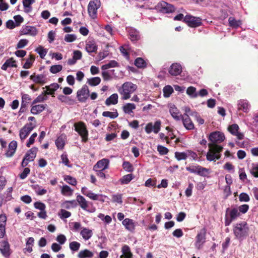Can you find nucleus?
Returning a JSON list of instances; mask_svg holds the SVG:
<instances>
[{
    "label": "nucleus",
    "mask_w": 258,
    "mask_h": 258,
    "mask_svg": "<svg viewBox=\"0 0 258 258\" xmlns=\"http://www.w3.org/2000/svg\"><path fill=\"white\" fill-rule=\"evenodd\" d=\"M250 108V105L246 100H240L238 103V109L242 110L244 112H248Z\"/></svg>",
    "instance_id": "obj_25"
},
{
    "label": "nucleus",
    "mask_w": 258,
    "mask_h": 258,
    "mask_svg": "<svg viewBox=\"0 0 258 258\" xmlns=\"http://www.w3.org/2000/svg\"><path fill=\"white\" fill-rule=\"evenodd\" d=\"M61 206L67 209H70L76 208L78 204L76 200L66 201L62 204Z\"/></svg>",
    "instance_id": "obj_36"
},
{
    "label": "nucleus",
    "mask_w": 258,
    "mask_h": 258,
    "mask_svg": "<svg viewBox=\"0 0 258 258\" xmlns=\"http://www.w3.org/2000/svg\"><path fill=\"white\" fill-rule=\"evenodd\" d=\"M112 201L119 204L122 203V195L121 194H113L112 195Z\"/></svg>",
    "instance_id": "obj_49"
},
{
    "label": "nucleus",
    "mask_w": 258,
    "mask_h": 258,
    "mask_svg": "<svg viewBox=\"0 0 258 258\" xmlns=\"http://www.w3.org/2000/svg\"><path fill=\"white\" fill-rule=\"evenodd\" d=\"M135 178V176L133 174H128L123 176L121 178H120L118 182L121 185L127 184H128L134 178Z\"/></svg>",
    "instance_id": "obj_31"
},
{
    "label": "nucleus",
    "mask_w": 258,
    "mask_h": 258,
    "mask_svg": "<svg viewBox=\"0 0 258 258\" xmlns=\"http://www.w3.org/2000/svg\"><path fill=\"white\" fill-rule=\"evenodd\" d=\"M34 128V126L32 123L26 124L20 131L19 136L21 140H25Z\"/></svg>",
    "instance_id": "obj_11"
},
{
    "label": "nucleus",
    "mask_w": 258,
    "mask_h": 258,
    "mask_svg": "<svg viewBox=\"0 0 258 258\" xmlns=\"http://www.w3.org/2000/svg\"><path fill=\"white\" fill-rule=\"evenodd\" d=\"M182 21L190 27H197L202 25L200 18L195 17L190 15H186Z\"/></svg>",
    "instance_id": "obj_7"
},
{
    "label": "nucleus",
    "mask_w": 258,
    "mask_h": 258,
    "mask_svg": "<svg viewBox=\"0 0 258 258\" xmlns=\"http://www.w3.org/2000/svg\"><path fill=\"white\" fill-rule=\"evenodd\" d=\"M76 202L77 204L78 203L80 207L84 210L89 211L90 212H94L95 210H89L87 209L88 204L87 202L85 200V199L81 195H78L76 198Z\"/></svg>",
    "instance_id": "obj_19"
},
{
    "label": "nucleus",
    "mask_w": 258,
    "mask_h": 258,
    "mask_svg": "<svg viewBox=\"0 0 258 258\" xmlns=\"http://www.w3.org/2000/svg\"><path fill=\"white\" fill-rule=\"evenodd\" d=\"M35 51L39 54L40 57L42 58L44 57L47 52V50L44 48V47L42 46H39L37 48H36Z\"/></svg>",
    "instance_id": "obj_52"
},
{
    "label": "nucleus",
    "mask_w": 258,
    "mask_h": 258,
    "mask_svg": "<svg viewBox=\"0 0 258 258\" xmlns=\"http://www.w3.org/2000/svg\"><path fill=\"white\" fill-rule=\"evenodd\" d=\"M20 33L21 35H29L35 36L37 34L38 30L34 26L24 25L20 31Z\"/></svg>",
    "instance_id": "obj_12"
},
{
    "label": "nucleus",
    "mask_w": 258,
    "mask_h": 258,
    "mask_svg": "<svg viewBox=\"0 0 258 258\" xmlns=\"http://www.w3.org/2000/svg\"><path fill=\"white\" fill-rule=\"evenodd\" d=\"M80 234L85 240H88L92 236L93 231L88 228H83L80 232Z\"/></svg>",
    "instance_id": "obj_32"
},
{
    "label": "nucleus",
    "mask_w": 258,
    "mask_h": 258,
    "mask_svg": "<svg viewBox=\"0 0 258 258\" xmlns=\"http://www.w3.org/2000/svg\"><path fill=\"white\" fill-rule=\"evenodd\" d=\"M220 158V156H217L212 152V151H209L207 153L206 159L209 161H213L215 159H219Z\"/></svg>",
    "instance_id": "obj_46"
},
{
    "label": "nucleus",
    "mask_w": 258,
    "mask_h": 258,
    "mask_svg": "<svg viewBox=\"0 0 258 258\" xmlns=\"http://www.w3.org/2000/svg\"><path fill=\"white\" fill-rule=\"evenodd\" d=\"M82 54L80 50H74L73 52V57L70 58L68 60V64L69 65L75 64L78 60L81 59L82 58Z\"/></svg>",
    "instance_id": "obj_20"
},
{
    "label": "nucleus",
    "mask_w": 258,
    "mask_h": 258,
    "mask_svg": "<svg viewBox=\"0 0 258 258\" xmlns=\"http://www.w3.org/2000/svg\"><path fill=\"white\" fill-rule=\"evenodd\" d=\"M102 116L104 117H109L111 119H114L118 116V113L117 111V110L115 109V111L114 112H110V111H104L102 113Z\"/></svg>",
    "instance_id": "obj_44"
},
{
    "label": "nucleus",
    "mask_w": 258,
    "mask_h": 258,
    "mask_svg": "<svg viewBox=\"0 0 258 258\" xmlns=\"http://www.w3.org/2000/svg\"><path fill=\"white\" fill-rule=\"evenodd\" d=\"M136 106L134 103H127L122 106V110L124 113L131 114L133 112V110L135 109Z\"/></svg>",
    "instance_id": "obj_33"
},
{
    "label": "nucleus",
    "mask_w": 258,
    "mask_h": 258,
    "mask_svg": "<svg viewBox=\"0 0 258 258\" xmlns=\"http://www.w3.org/2000/svg\"><path fill=\"white\" fill-rule=\"evenodd\" d=\"M35 58L31 56L30 58H28L25 63L23 66V68L25 69H30L33 64V62Z\"/></svg>",
    "instance_id": "obj_59"
},
{
    "label": "nucleus",
    "mask_w": 258,
    "mask_h": 258,
    "mask_svg": "<svg viewBox=\"0 0 258 258\" xmlns=\"http://www.w3.org/2000/svg\"><path fill=\"white\" fill-rule=\"evenodd\" d=\"M198 171L197 174L201 176L206 177L209 173V170L206 168L200 166L198 167Z\"/></svg>",
    "instance_id": "obj_51"
},
{
    "label": "nucleus",
    "mask_w": 258,
    "mask_h": 258,
    "mask_svg": "<svg viewBox=\"0 0 258 258\" xmlns=\"http://www.w3.org/2000/svg\"><path fill=\"white\" fill-rule=\"evenodd\" d=\"M80 246V243L77 241L71 242L69 244L70 248L72 251H78L79 249Z\"/></svg>",
    "instance_id": "obj_54"
},
{
    "label": "nucleus",
    "mask_w": 258,
    "mask_h": 258,
    "mask_svg": "<svg viewBox=\"0 0 258 258\" xmlns=\"http://www.w3.org/2000/svg\"><path fill=\"white\" fill-rule=\"evenodd\" d=\"M118 96L116 93H114L107 98L105 100V104L107 106L115 105L118 103Z\"/></svg>",
    "instance_id": "obj_29"
},
{
    "label": "nucleus",
    "mask_w": 258,
    "mask_h": 258,
    "mask_svg": "<svg viewBox=\"0 0 258 258\" xmlns=\"http://www.w3.org/2000/svg\"><path fill=\"white\" fill-rule=\"evenodd\" d=\"M109 161L108 159L104 158L101 160H99L94 165V169L98 168L100 169V170H104L107 169L108 167Z\"/></svg>",
    "instance_id": "obj_22"
},
{
    "label": "nucleus",
    "mask_w": 258,
    "mask_h": 258,
    "mask_svg": "<svg viewBox=\"0 0 258 258\" xmlns=\"http://www.w3.org/2000/svg\"><path fill=\"white\" fill-rule=\"evenodd\" d=\"M182 72V67L178 63H172L169 70V73L171 76H176L180 74Z\"/></svg>",
    "instance_id": "obj_15"
},
{
    "label": "nucleus",
    "mask_w": 258,
    "mask_h": 258,
    "mask_svg": "<svg viewBox=\"0 0 258 258\" xmlns=\"http://www.w3.org/2000/svg\"><path fill=\"white\" fill-rule=\"evenodd\" d=\"M157 151L161 155H166L169 152L168 148L161 145L157 146Z\"/></svg>",
    "instance_id": "obj_62"
},
{
    "label": "nucleus",
    "mask_w": 258,
    "mask_h": 258,
    "mask_svg": "<svg viewBox=\"0 0 258 258\" xmlns=\"http://www.w3.org/2000/svg\"><path fill=\"white\" fill-rule=\"evenodd\" d=\"M48 98L47 96H43V94L39 95L37 96L32 102V105L35 104L38 102H42L44 101L47 100Z\"/></svg>",
    "instance_id": "obj_61"
},
{
    "label": "nucleus",
    "mask_w": 258,
    "mask_h": 258,
    "mask_svg": "<svg viewBox=\"0 0 258 258\" xmlns=\"http://www.w3.org/2000/svg\"><path fill=\"white\" fill-rule=\"evenodd\" d=\"M17 147V143L16 141H11L9 145L8 150L6 153V156L7 157H11L15 154Z\"/></svg>",
    "instance_id": "obj_21"
},
{
    "label": "nucleus",
    "mask_w": 258,
    "mask_h": 258,
    "mask_svg": "<svg viewBox=\"0 0 258 258\" xmlns=\"http://www.w3.org/2000/svg\"><path fill=\"white\" fill-rule=\"evenodd\" d=\"M161 126V121L158 120L154 122V124L152 122L147 123L145 127V131L148 134L151 133L152 132L155 134H157L160 131Z\"/></svg>",
    "instance_id": "obj_8"
},
{
    "label": "nucleus",
    "mask_w": 258,
    "mask_h": 258,
    "mask_svg": "<svg viewBox=\"0 0 258 258\" xmlns=\"http://www.w3.org/2000/svg\"><path fill=\"white\" fill-rule=\"evenodd\" d=\"M135 65L138 68H144L147 66V63L142 57H138L135 60Z\"/></svg>",
    "instance_id": "obj_42"
},
{
    "label": "nucleus",
    "mask_w": 258,
    "mask_h": 258,
    "mask_svg": "<svg viewBox=\"0 0 258 258\" xmlns=\"http://www.w3.org/2000/svg\"><path fill=\"white\" fill-rule=\"evenodd\" d=\"M122 224L128 231L131 232L135 231L136 224L133 219L125 218L122 221Z\"/></svg>",
    "instance_id": "obj_16"
},
{
    "label": "nucleus",
    "mask_w": 258,
    "mask_h": 258,
    "mask_svg": "<svg viewBox=\"0 0 258 258\" xmlns=\"http://www.w3.org/2000/svg\"><path fill=\"white\" fill-rule=\"evenodd\" d=\"M62 69V67L60 64H55L50 67V72L52 74H56Z\"/></svg>",
    "instance_id": "obj_55"
},
{
    "label": "nucleus",
    "mask_w": 258,
    "mask_h": 258,
    "mask_svg": "<svg viewBox=\"0 0 258 258\" xmlns=\"http://www.w3.org/2000/svg\"><path fill=\"white\" fill-rule=\"evenodd\" d=\"M181 119L183 124L186 130H191L194 128V124L187 114H184Z\"/></svg>",
    "instance_id": "obj_18"
},
{
    "label": "nucleus",
    "mask_w": 258,
    "mask_h": 258,
    "mask_svg": "<svg viewBox=\"0 0 258 258\" xmlns=\"http://www.w3.org/2000/svg\"><path fill=\"white\" fill-rule=\"evenodd\" d=\"M90 91L86 85L83 86L82 88L77 92L78 100L81 102H85L89 97Z\"/></svg>",
    "instance_id": "obj_9"
},
{
    "label": "nucleus",
    "mask_w": 258,
    "mask_h": 258,
    "mask_svg": "<svg viewBox=\"0 0 258 258\" xmlns=\"http://www.w3.org/2000/svg\"><path fill=\"white\" fill-rule=\"evenodd\" d=\"M100 0H91L88 6V12L89 15L93 19L96 18L97 11L100 7Z\"/></svg>",
    "instance_id": "obj_4"
},
{
    "label": "nucleus",
    "mask_w": 258,
    "mask_h": 258,
    "mask_svg": "<svg viewBox=\"0 0 258 258\" xmlns=\"http://www.w3.org/2000/svg\"><path fill=\"white\" fill-rule=\"evenodd\" d=\"M28 43V40L25 39H22L19 40L16 46L17 49L24 48Z\"/></svg>",
    "instance_id": "obj_63"
},
{
    "label": "nucleus",
    "mask_w": 258,
    "mask_h": 258,
    "mask_svg": "<svg viewBox=\"0 0 258 258\" xmlns=\"http://www.w3.org/2000/svg\"><path fill=\"white\" fill-rule=\"evenodd\" d=\"M137 89V86L131 82L124 83L118 88V92L121 95L122 100H127L131 98V94Z\"/></svg>",
    "instance_id": "obj_2"
},
{
    "label": "nucleus",
    "mask_w": 258,
    "mask_h": 258,
    "mask_svg": "<svg viewBox=\"0 0 258 258\" xmlns=\"http://www.w3.org/2000/svg\"><path fill=\"white\" fill-rule=\"evenodd\" d=\"M163 92L164 97L167 98L169 97L173 92V89L171 86L167 85L164 87Z\"/></svg>",
    "instance_id": "obj_45"
},
{
    "label": "nucleus",
    "mask_w": 258,
    "mask_h": 258,
    "mask_svg": "<svg viewBox=\"0 0 258 258\" xmlns=\"http://www.w3.org/2000/svg\"><path fill=\"white\" fill-rule=\"evenodd\" d=\"M64 180L66 181L69 184H71L74 186H75L77 184L76 179L70 175L65 176L64 177Z\"/></svg>",
    "instance_id": "obj_56"
},
{
    "label": "nucleus",
    "mask_w": 258,
    "mask_h": 258,
    "mask_svg": "<svg viewBox=\"0 0 258 258\" xmlns=\"http://www.w3.org/2000/svg\"><path fill=\"white\" fill-rule=\"evenodd\" d=\"M30 79L35 83L44 84L46 83L45 75L43 74H40L37 76L32 75L30 76Z\"/></svg>",
    "instance_id": "obj_24"
},
{
    "label": "nucleus",
    "mask_w": 258,
    "mask_h": 258,
    "mask_svg": "<svg viewBox=\"0 0 258 258\" xmlns=\"http://www.w3.org/2000/svg\"><path fill=\"white\" fill-rule=\"evenodd\" d=\"M129 35V38L132 42H136L140 38V34L139 31L133 27H130L126 29Z\"/></svg>",
    "instance_id": "obj_14"
},
{
    "label": "nucleus",
    "mask_w": 258,
    "mask_h": 258,
    "mask_svg": "<svg viewBox=\"0 0 258 258\" xmlns=\"http://www.w3.org/2000/svg\"><path fill=\"white\" fill-rule=\"evenodd\" d=\"M223 148L222 146L216 145L213 146L212 152L218 156L221 157V152L223 151Z\"/></svg>",
    "instance_id": "obj_57"
},
{
    "label": "nucleus",
    "mask_w": 258,
    "mask_h": 258,
    "mask_svg": "<svg viewBox=\"0 0 258 258\" xmlns=\"http://www.w3.org/2000/svg\"><path fill=\"white\" fill-rule=\"evenodd\" d=\"M46 106V104H38L33 105L31 109V113L34 115L38 114L42 112L45 109Z\"/></svg>",
    "instance_id": "obj_28"
},
{
    "label": "nucleus",
    "mask_w": 258,
    "mask_h": 258,
    "mask_svg": "<svg viewBox=\"0 0 258 258\" xmlns=\"http://www.w3.org/2000/svg\"><path fill=\"white\" fill-rule=\"evenodd\" d=\"M66 141V136L62 134L59 136L55 140V143L57 149L62 150L63 149Z\"/></svg>",
    "instance_id": "obj_26"
},
{
    "label": "nucleus",
    "mask_w": 258,
    "mask_h": 258,
    "mask_svg": "<svg viewBox=\"0 0 258 258\" xmlns=\"http://www.w3.org/2000/svg\"><path fill=\"white\" fill-rule=\"evenodd\" d=\"M58 216L62 219H66L71 216V213L64 209H61L58 213Z\"/></svg>",
    "instance_id": "obj_53"
},
{
    "label": "nucleus",
    "mask_w": 258,
    "mask_h": 258,
    "mask_svg": "<svg viewBox=\"0 0 258 258\" xmlns=\"http://www.w3.org/2000/svg\"><path fill=\"white\" fill-rule=\"evenodd\" d=\"M228 131L233 136H236L239 140H242L244 138L243 134L238 132L239 130V126L235 123L229 126Z\"/></svg>",
    "instance_id": "obj_13"
},
{
    "label": "nucleus",
    "mask_w": 258,
    "mask_h": 258,
    "mask_svg": "<svg viewBox=\"0 0 258 258\" xmlns=\"http://www.w3.org/2000/svg\"><path fill=\"white\" fill-rule=\"evenodd\" d=\"M175 158L178 160H186L187 159L186 151L185 152H175Z\"/></svg>",
    "instance_id": "obj_48"
},
{
    "label": "nucleus",
    "mask_w": 258,
    "mask_h": 258,
    "mask_svg": "<svg viewBox=\"0 0 258 258\" xmlns=\"http://www.w3.org/2000/svg\"><path fill=\"white\" fill-rule=\"evenodd\" d=\"M186 92L190 98H196L198 97L197 90L195 87H188L186 89Z\"/></svg>",
    "instance_id": "obj_38"
},
{
    "label": "nucleus",
    "mask_w": 258,
    "mask_h": 258,
    "mask_svg": "<svg viewBox=\"0 0 258 258\" xmlns=\"http://www.w3.org/2000/svg\"><path fill=\"white\" fill-rule=\"evenodd\" d=\"M93 256V252L87 249L81 250L78 255L79 258H90Z\"/></svg>",
    "instance_id": "obj_37"
},
{
    "label": "nucleus",
    "mask_w": 258,
    "mask_h": 258,
    "mask_svg": "<svg viewBox=\"0 0 258 258\" xmlns=\"http://www.w3.org/2000/svg\"><path fill=\"white\" fill-rule=\"evenodd\" d=\"M228 25L233 29H237L242 25V22L240 20H236L233 17H229L228 18Z\"/></svg>",
    "instance_id": "obj_27"
},
{
    "label": "nucleus",
    "mask_w": 258,
    "mask_h": 258,
    "mask_svg": "<svg viewBox=\"0 0 258 258\" xmlns=\"http://www.w3.org/2000/svg\"><path fill=\"white\" fill-rule=\"evenodd\" d=\"M74 130L82 138V142L86 143L88 140V131L85 124L82 121L75 123L74 125Z\"/></svg>",
    "instance_id": "obj_3"
},
{
    "label": "nucleus",
    "mask_w": 258,
    "mask_h": 258,
    "mask_svg": "<svg viewBox=\"0 0 258 258\" xmlns=\"http://www.w3.org/2000/svg\"><path fill=\"white\" fill-rule=\"evenodd\" d=\"M228 211H229V218L231 219L232 220L234 221L237 217L239 216V213H238L236 208H233L231 210H230V208H228L226 210V215H227V213Z\"/></svg>",
    "instance_id": "obj_35"
},
{
    "label": "nucleus",
    "mask_w": 258,
    "mask_h": 258,
    "mask_svg": "<svg viewBox=\"0 0 258 258\" xmlns=\"http://www.w3.org/2000/svg\"><path fill=\"white\" fill-rule=\"evenodd\" d=\"M73 191V190L67 185H63L61 187V192L64 196H71Z\"/></svg>",
    "instance_id": "obj_47"
},
{
    "label": "nucleus",
    "mask_w": 258,
    "mask_h": 258,
    "mask_svg": "<svg viewBox=\"0 0 258 258\" xmlns=\"http://www.w3.org/2000/svg\"><path fill=\"white\" fill-rule=\"evenodd\" d=\"M119 63L114 60H111L108 63L105 64L101 67L102 70H106L109 68L118 67Z\"/></svg>",
    "instance_id": "obj_39"
},
{
    "label": "nucleus",
    "mask_w": 258,
    "mask_h": 258,
    "mask_svg": "<svg viewBox=\"0 0 258 258\" xmlns=\"http://www.w3.org/2000/svg\"><path fill=\"white\" fill-rule=\"evenodd\" d=\"M225 139V137L221 132L214 131L211 133L208 136V140L212 144H220L223 142Z\"/></svg>",
    "instance_id": "obj_5"
},
{
    "label": "nucleus",
    "mask_w": 258,
    "mask_h": 258,
    "mask_svg": "<svg viewBox=\"0 0 258 258\" xmlns=\"http://www.w3.org/2000/svg\"><path fill=\"white\" fill-rule=\"evenodd\" d=\"M59 85L56 83H52L49 86H46L47 90L45 92V93L48 95H52L54 92L58 89Z\"/></svg>",
    "instance_id": "obj_34"
},
{
    "label": "nucleus",
    "mask_w": 258,
    "mask_h": 258,
    "mask_svg": "<svg viewBox=\"0 0 258 258\" xmlns=\"http://www.w3.org/2000/svg\"><path fill=\"white\" fill-rule=\"evenodd\" d=\"M205 236L202 233H198L196 236V246L199 249L201 245L205 242Z\"/></svg>",
    "instance_id": "obj_43"
},
{
    "label": "nucleus",
    "mask_w": 258,
    "mask_h": 258,
    "mask_svg": "<svg viewBox=\"0 0 258 258\" xmlns=\"http://www.w3.org/2000/svg\"><path fill=\"white\" fill-rule=\"evenodd\" d=\"M249 228L245 222L237 223L233 225V233L235 238L240 240H242L248 234Z\"/></svg>",
    "instance_id": "obj_1"
},
{
    "label": "nucleus",
    "mask_w": 258,
    "mask_h": 258,
    "mask_svg": "<svg viewBox=\"0 0 258 258\" xmlns=\"http://www.w3.org/2000/svg\"><path fill=\"white\" fill-rule=\"evenodd\" d=\"M250 173L255 177H258V164H252L251 169L250 170Z\"/></svg>",
    "instance_id": "obj_60"
},
{
    "label": "nucleus",
    "mask_w": 258,
    "mask_h": 258,
    "mask_svg": "<svg viewBox=\"0 0 258 258\" xmlns=\"http://www.w3.org/2000/svg\"><path fill=\"white\" fill-rule=\"evenodd\" d=\"M85 49L89 53L94 52L97 50V46L94 41H88L86 43Z\"/></svg>",
    "instance_id": "obj_30"
},
{
    "label": "nucleus",
    "mask_w": 258,
    "mask_h": 258,
    "mask_svg": "<svg viewBox=\"0 0 258 258\" xmlns=\"http://www.w3.org/2000/svg\"><path fill=\"white\" fill-rule=\"evenodd\" d=\"M169 112L172 117L176 120H180L183 115H179V112L178 109L174 105H172L170 107Z\"/></svg>",
    "instance_id": "obj_23"
},
{
    "label": "nucleus",
    "mask_w": 258,
    "mask_h": 258,
    "mask_svg": "<svg viewBox=\"0 0 258 258\" xmlns=\"http://www.w3.org/2000/svg\"><path fill=\"white\" fill-rule=\"evenodd\" d=\"M190 115L194 117L199 124H203L204 123V120L202 118L200 114L197 112H193L190 113Z\"/></svg>",
    "instance_id": "obj_58"
},
{
    "label": "nucleus",
    "mask_w": 258,
    "mask_h": 258,
    "mask_svg": "<svg viewBox=\"0 0 258 258\" xmlns=\"http://www.w3.org/2000/svg\"><path fill=\"white\" fill-rule=\"evenodd\" d=\"M158 10L162 13L169 14L172 13L175 10V7L174 5L169 4L165 1L159 2L157 6Z\"/></svg>",
    "instance_id": "obj_6"
},
{
    "label": "nucleus",
    "mask_w": 258,
    "mask_h": 258,
    "mask_svg": "<svg viewBox=\"0 0 258 258\" xmlns=\"http://www.w3.org/2000/svg\"><path fill=\"white\" fill-rule=\"evenodd\" d=\"M239 200L240 202H247L250 200V199L246 193L242 192L239 196Z\"/></svg>",
    "instance_id": "obj_64"
},
{
    "label": "nucleus",
    "mask_w": 258,
    "mask_h": 258,
    "mask_svg": "<svg viewBox=\"0 0 258 258\" xmlns=\"http://www.w3.org/2000/svg\"><path fill=\"white\" fill-rule=\"evenodd\" d=\"M81 192L84 195L89 197L90 199L93 200L94 199V197H95L96 195V194L93 192L91 190H89L88 188L85 186L82 187Z\"/></svg>",
    "instance_id": "obj_40"
},
{
    "label": "nucleus",
    "mask_w": 258,
    "mask_h": 258,
    "mask_svg": "<svg viewBox=\"0 0 258 258\" xmlns=\"http://www.w3.org/2000/svg\"><path fill=\"white\" fill-rule=\"evenodd\" d=\"M0 251L3 256L6 258H9L11 254L10 245L7 240H3L0 242Z\"/></svg>",
    "instance_id": "obj_10"
},
{
    "label": "nucleus",
    "mask_w": 258,
    "mask_h": 258,
    "mask_svg": "<svg viewBox=\"0 0 258 258\" xmlns=\"http://www.w3.org/2000/svg\"><path fill=\"white\" fill-rule=\"evenodd\" d=\"M101 82V79L98 77L88 79L87 83L91 86H96Z\"/></svg>",
    "instance_id": "obj_41"
},
{
    "label": "nucleus",
    "mask_w": 258,
    "mask_h": 258,
    "mask_svg": "<svg viewBox=\"0 0 258 258\" xmlns=\"http://www.w3.org/2000/svg\"><path fill=\"white\" fill-rule=\"evenodd\" d=\"M37 151V147H33L27 151L23 158L29 162L33 161L36 156Z\"/></svg>",
    "instance_id": "obj_17"
},
{
    "label": "nucleus",
    "mask_w": 258,
    "mask_h": 258,
    "mask_svg": "<svg viewBox=\"0 0 258 258\" xmlns=\"http://www.w3.org/2000/svg\"><path fill=\"white\" fill-rule=\"evenodd\" d=\"M123 169L128 172H132L134 171V167L132 164L128 161H124L122 163Z\"/></svg>",
    "instance_id": "obj_50"
}]
</instances>
